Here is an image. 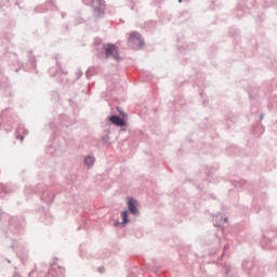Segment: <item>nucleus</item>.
Instances as JSON below:
<instances>
[{
    "label": "nucleus",
    "instance_id": "nucleus-4",
    "mask_svg": "<svg viewBox=\"0 0 277 277\" xmlns=\"http://www.w3.org/2000/svg\"><path fill=\"white\" fill-rule=\"evenodd\" d=\"M110 122H113V124H116V127H124V119L118 117V116H110L109 117Z\"/></svg>",
    "mask_w": 277,
    "mask_h": 277
},
{
    "label": "nucleus",
    "instance_id": "nucleus-1",
    "mask_svg": "<svg viewBox=\"0 0 277 277\" xmlns=\"http://www.w3.org/2000/svg\"><path fill=\"white\" fill-rule=\"evenodd\" d=\"M128 44L129 47H131V49H142V47H144V39L142 38V35H140V32L133 31L128 38Z\"/></svg>",
    "mask_w": 277,
    "mask_h": 277
},
{
    "label": "nucleus",
    "instance_id": "nucleus-6",
    "mask_svg": "<svg viewBox=\"0 0 277 277\" xmlns=\"http://www.w3.org/2000/svg\"><path fill=\"white\" fill-rule=\"evenodd\" d=\"M84 163H87V166H93L94 163V158L89 156L84 159Z\"/></svg>",
    "mask_w": 277,
    "mask_h": 277
},
{
    "label": "nucleus",
    "instance_id": "nucleus-5",
    "mask_svg": "<svg viewBox=\"0 0 277 277\" xmlns=\"http://www.w3.org/2000/svg\"><path fill=\"white\" fill-rule=\"evenodd\" d=\"M121 217L123 220V224H129V212L128 211H123L121 213Z\"/></svg>",
    "mask_w": 277,
    "mask_h": 277
},
{
    "label": "nucleus",
    "instance_id": "nucleus-2",
    "mask_svg": "<svg viewBox=\"0 0 277 277\" xmlns=\"http://www.w3.org/2000/svg\"><path fill=\"white\" fill-rule=\"evenodd\" d=\"M105 51L106 57H114V60L120 62V54H118V48L115 44H107Z\"/></svg>",
    "mask_w": 277,
    "mask_h": 277
},
{
    "label": "nucleus",
    "instance_id": "nucleus-3",
    "mask_svg": "<svg viewBox=\"0 0 277 277\" xmlns=\"http://www.w3.org/2000/svg\"><path fill=\"white\" fill-rule=\"evenodd\" d=\"M128 207H129V211H130V213H132V215H137L140 213V211H137V200L130 198L128 200Z\"/></svg>",
    "mask_w": 277,
    "mask_h": 277
},
{
    "label": "nucleus",
    "instance_id": "nucleus-7",
    "mask_svg": "<svg viewBox=\"0 0 277 277\" xmlns=\"http://www.w3.org/2000/svg\"><path fill=\"white\" fill-rule=\"evenodd\" d=\"M183 0H179V3H181Z\"/></svg>",
    "mask_w": 277,
    "mask_h": 277
}]
</instances>
